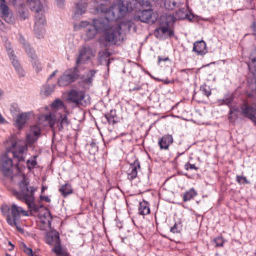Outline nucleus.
Returning a JSON list of instances; mask_svg holds the SVG:
<instances>
[{
  "label": "nucleus",
  "mask_w": 256,
  "mask_h": 256,
  "mask_svg": "<svg viewBox=\"0 0 256 256\" xmlns=\"http://www.w3.org/2000/svg\"><path fill=\"white\" fill-rule=\"evenodd\" d=\"M110 8L105 3H101L94 6L93 10L92 11L96 14H104V18L94 19L92 21L93 28H96L98 33H102L108 31L112 26H113L118 18H113L110 17Z\"/></svg>",
  "instance_id": "obj_1"
},
{
  "label": "nucleus",
  "mask_w": 256,
  "mask_h": 256,
  "mask_svg": "<svg viewBox=\"0 0 256 256\" xmlns=\"http://www.w3.org/2000/svg\"><path fill=\"white\" fill-rule=\"evenodd\" d=\"M20 192H16L14 195L19 200L24 202L31 211L38 212L42 208L34 204V192L36 190V188L29 186L28 179L25 176L20 183Z\"/></svg>",
  "instance_id": "obj_2"
},
{
  "label": "nucleus",
  "mask_w": 256,
  "mask_h": 256,
  "mask_svg": "<svg viewBox=\"0 0 256 256\" xmlns=\"http://www.w3.org/2000/svg\"><path fill=\"white\" fill-rule=\"evenodd\" d=\"M27 2L30 6L32 10L36 12L34 34L37 38H41L44 37L45 34L44 26L46 23V18L42 10L43 6L39 0H27Z\"/></svg>",
  "instance_id": "obj_3"
},
{
  "label": "nucleus",
  "mask_w": 256,
  "mask_h": 256,
  "mask_svg": "<svg viewBox=\"0 0 256 256\" xmlns=\"http://www.w3.org/2000/svg\"><path fill=\"white\" fill-rule=\"evenodd\" d=\"M137 2V0H119L116 4L110 6V17L118 19L122 18L127 12H131L136 8Z\"/></svg>",
  "instance_id": "obj_4"
},
{
  "label": "nucleus",
  "mask_w": 256,
  "mask_h": 256,
  "mask_svg": "<svg viewBox=\"0 0 256 256\" xmlns=\"http://www.w3.org/2000/svg\"><path fill=\"white\" fill-rule=\"evenodd\" d=\"M80 72L78 66L66 70L59 78L58 84L60 86H65L76 82L79 78Z\"/></svg>",
  "instance_id": "obj_5"
},
{
  "label": "nucleus",
  "mask_w": 256,
  "mask_h": 256,
  "mask_svg": "<svg viewBox=\"0 0 256 256\" xmlns=\"http://www.w3.org/2000/svg\"><path fill=\"white\" fill-rule=\"evenodd\" d=\"M28 215V212L22 207L14 204L10 206V214L7 216L6 222L10 226H16L18 228L17 224L20 221V216Z\"/></svg>",
  "instance_id": "obj_6"
},
{
  "label": "nucleus",
  "mask_w": 256,
  "mask_h": 256,
  "mask_svg": "<svg viewBox=\"0 0 256 256\" xmlns=\"http://www.w3.org/2000/svg\"><path fill=\"white\" fill-rule=\"evenodd\" d=\"M27 151L28 148L26 146L20 145L16 142H13L12 146L6 149L7 153L10 156L12 154L18 163L24 161Z\"/></svg>",
  "instance_id": "obj_7"
},
{
  "label": "nucleus",
  "mask_w": 256,
  "mask_h": 256,
  "mask_svg": "<svg viewBox=\"0 0 256 256\" xmlns=\"http://www.w3.org/2000/svg\"><path fill=\"white\" fill-rule=\"evenodd\" d=\"M122 26L120 24L116 22L115 24L112 26L108 30L104 36L105 40L112 44H116L118 40H120V36L121 34Z\"/></svg>",
  "instance_id": "obj_8"
},
{
  "label": "nucleus",
  "mask_w": 256,
  "mask_h": 256,
  "mask_svg": "<svg viewBox=\"0 0 256 256\" xmlns=\"http://www.w3.org/2000/svg\"><path fill=\"white\" fill-rule=\"evenodd\" d=\"M14 165L10 156L7 153L3 155L0 160V170L6 176H12Z\"/></svg>",
  "instance_id": "obj_9"
},
{
  "label": "nucleus",
  "mask_w": 256,
  "mask_h": 256,
  "mask_svg": "<svg viewBox=\"0 0 256 256\" xmlns=\"http://www.w3.org/2000/svg\"><path fill=\"white\" fill-rule=\"evenodd\" d=\"M155 36L159 39L166 38L167 36L172 37L174 36L173 30L169 29V22L166 20L164 23H160V26L154 32Z\"/></svg>",
  "instance_id": "obj_10"
},
{
  "label": "nucleus",
  "mask_w": 256,
  "mask_h": 256,
  "mask_svg": "<svg viewBox=\"0 0 256 256\" xmlns=\"http://www.w3.org/2000/svg\"><path fill=\"white\" fill-rule=\"evenodd\" d=\"M0 16L7 23L12 24L15 19L11 10L6 4V1H0Z\"/></svg>",
  "instance_id": "obj_11"
},
{
  "label": "nucleus",
  "mask_w": 256,
  "mask_h": 256,
  "mask_svg": "<svg viewBox=\"0 0 256 256\" xmlns=\"http://www.w3.org/2000/svg\"><path fill=\"white\" fill-rule=\"evenodd\" d=\"M137 18L142 22L153 24L157 20L158 14L152 9H148L138 12Z\"/></svg>",
  "instance_id": "obj_12"
},
{
  "label": "nucleus",
  "mask_w": 256,
  "mask_h": 256,
  "mask_svg": "<svg viewBox=\"0 0 256 256\" xmlns=\"http://www.w3.org/2000/svg\"><path fill=\"white\" fill-rule=\"evenodd\" d=\"M40 136V129L37 125L32 126L26 134V140L28 144H34Z\"/></svg>",
  "instance_id": "obj_13"
},
{
  "label": "nucleus",
  "mask_w": 256,
  "mask_h": 256,
  "mask_svg": "<svg viewBox=\"0 0 256 256\" xmlns=\"http://www.w3.org/2000/svg\"><path fill=\"white\" fill-rule=\"evenodd\" d=\"M92 53V50L88 46H83L79 50V55L76 59V66L78 67L80 64L90 59Z\"/></svg>",
  "instance_id": "obj_14"
},
{
  "label": "nucleus",
  "mask_w": 256,
  "mask_h": 256,
  "mask_svg": "<svg viewBox=\"0 0 256 256\" xmlns=\"http://www.w3.org/2000/svg\"><path fill=\"white\" fill-rule=\"evenodd\" d=\"M8 52L11 62L14 67V69L18 74V76L20 78L24 76V70L19 64L18 60L16 59V56L14 54V51L10 49H9L8 51Z\"/></svg>",
  "instance_id": "obj_15"
},
{
  "label": "nucleus",
  "mask_w": 256,
  "mask_h": 256,
  "mask_svg": "<svg viewBox=\"0 0 256 256\" xmlns=\"http://www.w3.org/2000/svg\"><path fill=\"white\" fill-rule=\"evenodd\" d=\"M84 98V94L83 92L80 90H72L68 94V100L76 104L81 103Z\"/></svg>",
  "instance_id": "obj_16"
},
{
  "label": "nucleus",
  "mask_w": 256,
  "mask_h": 256,
  "mask_svg": "<svg viewBox=\"0 0 256 256\" xmlns=\"http://www.w3.org/2000/svg\"><path fill=\"white\" fill-rule=\"evenodd\" d=\"M97 70H90L82 76L81 79L82 83L84 84V88H88L92 85L93 78Z\"/></svg>",
  "instance_id": "obj_17"
},
{
  "label": "nucleus",
  "mask_w": 256,
  "mask_h": 256,
  "mask_svg": "<svg viewBox=\"0 0 256 256\" xmlns=\"http://www.w3.org/2000/svg\"><path fill=\"white\" fill-rule=\"evenodd\" d=\"M140 168V164L138 160L134 161L130 165L129 169L128 170V178L132 180L134 179L138 174V170Z\"/></svg>",
  "instance_id": "obj_18"
},
{
  "label": "nucleus",
  "mask_w": 256,
  "mask_h": 256,
  "mask_svg": "<svg viewBox=\"0 0 256 256\" xmlns=\"http://www.w3.org/2000/svg\"><path fill=\"white\" fill-rule=\"evenodd\" d=\"M28 55L30 58V62L32 64L33 68L36 72L38 73L42 70V67L41 63L37 58L35 54L34 50L32 48H30V52H28Z\"/></svg>",
  "instance_id": "obj_19"
},
{
  "label": "nucleus",
  "mask_w": 256,
  "mask_h": 256,
  "mask_svg": "<svg viewBox=\"0 0 256 256\" xmlns=\"http://www.w3.org/2000/svg\"><path fill=\"white\" fill-rule=\"evenodd\" d=\"M30 114V112H22L16 116L14 124L18 129L23 128L28 119Z\"/></svg>",
  "instance_id": "obj_20"
},
{
  "label": "nucleus",
  "mask_w": 256,
  "mask_h": 256,
  "mask_svg": "<svg viewBox=\"0 0 256 256\" xmlns=\"http://www.w3.org/2000/svg\"><path fill=\"white\" fill-rule=\"evenodd\" d=\"M46 243L50 245L60 244V239L59 234L56 232H50L46 234Z\"/></svg>",
  "instance_id": "obj_21"
},
{
  "label": "nucleus",
  "mask_w": 256,
  "mask_h": 256,
  "mask_svg": "<svg viewBox=\"0 0 256 256\" xmlns=\"http://www.w3.org/2000/svg\"><path fill=\"white\" fill-rule=\"evenodd\" d=\"M173 142L172 135L166 134L158 140V144L160 149L168 150L169 146Z\"/></svg>",
  "instance_id": "obj_22"
},
{
  "label": "nucleus",
  "mask_w": 256,
  "mask_h": 256,
  "mask_svg": "<svg viewBox=\"0 0 256 256\" xmlns=\"http://www.w3.org/2000/svg\"><path fill=\"white\" fill-rule=\"evenodd\" d=\"M193 50L198 55H203L207 52L206 44L204 40L195 42L194 44Z\"/></svg>",
  "instance_id": "obj_23"
},
{
  "label": "nucleus",
  "mask_w": 256,
  "mask_h": 256,
  "mask_svg": "<svg viewBox=\"0 0 256 256\" xmlns=\"http://www.w3.org/2000/svg\"><path fill=\"white\" fill-rule=\"evenodd\" d=\"M70 124V120L68 119L67 114L60 115L58 120V128L59 130H62L67 128Z\"/></svg>",
  "instance_id": "obj_24"
},
{
  "label": "nucleus",
  "mask_w": 256,
  "mask_h": 256,
  "mask_svg": "<svg viewBox=\"0 0 256 256\" xmlns=\"http://www.w3.org/2000/svg\"><path fill=\"white\" fill-rule=\"evenodd\" d=\"M250 62L248 66L250 72L254 76H256V50H255L250 55Z\"/></svg>",
  "instance_id": "obj_25"
},
{
  "label": "nucleus",
  "mask_w": 256,
  "mask_h": 256,
  "mask_svg": "<svg viewBox=\"0 0 256 256\" xmlns=\"http://www.w3.org/2000/svg\"><path fill=\"white\" fill-rule=\"evenodd\" d=\"M105 118L110 124H114L118 122V117L115 110H112L108 113L106 114Z\"/></svg>",
  "instance_id": "obj_26"
},
{
  "label": "nucleus",
  "mask_w": 256,
  "mask_h": 256,
  "mask_svg": "<svg viewBox=\"0 0 256 256\" xmlns=\"http://www.w3.org/2000/svg\"><path fill=\"white\" fill-rule=\"evenodd\" d=\"M54 116L52 114H42L40 116L38 119L39 122H40L41 121H45L48 124L50 125V126L52 128L54 125Z\"/></svg>",
  "instance_id": "obj_27"
},
{
  "label": "nucleus",
  "mask_w": 256,
  "mask_h": 256,
  "mask_svg": "<svg viewBox=\"0 0 256 256\" xmlns=\"http://www.w3.org/2000/svg\"><path fill=\"white\" fill-rule=\"evenodd\" d=\"M59 191L64 197H66L67 196L72 194L73 192L71 185L68 183L62 186L59 188Z\"/></svg>",
  "instance_id": "obj_28"
},
{
  "label": "nucleus",
  "mask_w": 256,
  "mask_h": 256,
  "mask_svg": "<svg viewBox=\"0 0 256 256\" xmlns=\"http://www.w3.org/2000/svg\"><path fill=\"white\" fill-rule=\"evenodd\" d=\"M139 214L140 215H146L150 212V209L148 206V203L144 200L140 203V206L138 208Z\"/></svg>",
  "instance_id": "obj_29"
},
{
  "label": "nucleus",
  "mask_w": 256,
  "mask_h": 256,
  "mask_svg": "<svg viewBox=\"0 0 256 256\" xmlns=\"http://www.w3.org/2000/svg\"><path fill=\"white\" fill-rule=\"evenodd\" d=\"M197 195L196 192L194 188H190L183 194L182 199L184 202H186L192 199Z\"/></svg>",
  "instance_id": "obj_30"
},
{
  "label": "nucleus",
  "mask_w": 256,
  "mask_h": 256,
  "mask_svg": "<svg viewBox=\"0 0 256 256\" xmlns=\"http://www.w3.org/2000/svg\"><path fill=\"white\" fill-rule=\"evenodd\" d=\"M38 156L34 155L31 156L26 160V167L30 171L36 168L38 165V162L36 160Z\"/></svg>",
  "instance_id": "obj_31"
},
{
  "label": "nucleus",
  "mask_w": 256,
  "mask_h": 256,
  "mask_svg": "<svg viewBox=\"0 0 256 256\" xmlns=\"http://www.w3.org/2000/svg\"><path fill=\"white\" fill-rule=\"evenodd\" d=\"M128 86L129 92H132L142 90V87L144 86V84L140 82V81L136 82H130Z\"/></svg>",
  "instance_id": "obj_32"
},
{
  "label": "nucleus",
  "mask_w": 256,
  "mask_h": 256,
  "mask_svg": "<svg viewBox=\"0 0 256 256\" xmlns=\"http://www.w3.org/2000/svg\"><path fill=\"white\" fill-rule=\"evenodd\" d=\"M234 100V96L232 95L225 96L224 98L218 100L217 102L218 105H226L230 107V104H232Z\"/></svg>",
  "instance_id": "obj_33"
},
{
  "label": "nucleus",
  "mask_w": 256,
  "mask_h": 256,
  "mask_svg": "<svg viewBox=\"0 0 256 256\" xmlns=\"http://www.w3.org/2000/svg\"><path fill=\"white\" fill-rule=\"evenodd\" d=\"M242 112L252 120H254L256 119V116L254 113V109L252 107L246 106L242 108Z\"/></svg>",
  "instance_id": "obj_34"
},
{
  "label": "nucleus",
  "mask_w": 256,
  "mask_h": 256,
  "mask_svg": "<svg viewBox=\"0 0 256 256\" xmlns=\"http://www.w3.org/2000/svg\"><path fill=\"white\" fill-rule=\"evenodd\" d=\"M51 107L54 109L62 110L64 111L66 110V108L64 106L62 101L59 99L54 101L51 104Z\"/></svg>",
  "instance_id": "obj_35"
},
{
  "label": "nucleus",
  "mask_w": 256,
  "mask_h": 256,
  "mask_svg": "<svg viewBox=\"0 0 256 256\" xmlns=\"http://www.w3.org/2000/svg\"><path fill=\"white\" fill-rule=\"evenodd\" d=\"M92 28L93 26L90 25L86 29V34L88 39L93 38L96 33H98L96 28Z\"/></svg>",
  "instance_id": "obj_36"
},
{
  "label": "nucleus",
  "mask_w": 256,
  "mask_h": 256,
  "mask_svg": "<svg viewBox=\"0 0 256 256\" xmlns=\"http://www.w3.org/2000/svg\"><path fill=\"white\" fill-rule=\"evenodd\" d=\"M188 17L186 10L184 8H180L176 12V18L178 19L183 20Z\"/></svg>",
  "instance_id": "obj_37"
},
{
  "label": "nucleus",
  "mask_w": 256,
  "mask_h": 256,
  "mask_svg": "<svg viewBox=\"0 0 256 256\" xmlns=\"http://www.w3.org/2000/svg\"><path fill=\"white\" fill-rule=\"evenodd\" d=\"M87 6L86 4H80L79 3L76 4V10L75 15H80L84 13L86 11Z\"/></svg>",
  "instance_id": "obj_38"
},
{
  "label": "nucleus",
  "mask_w": 256,
  "mask_h": 256,
  "mask_svg": "<svg viewBox=\"0 0 256 256\" xmlns=\"http://www.w3.org/2000/svg\"><path fill=\"white\" fill-rule=\"evenodd\" d=\"M10 110L13 116H16L20 112V108L16 103H12L10 104Z\"/></svg>",
  "instance_id": "obj_39"
},
{
  "label": "nucleus",
  "mask_w": 256,
  "mask_h": 256,
  "mask_svg": "<svg viewBox=\"0 0 256 256\" xmlns=\"http://www.w3.org/2000/svg\"><path fill=\"white\" fill-rule=\"evenodd\" d=\"M52 250L56 254L57 256H67L68 255L66 252L62 251L60 242L58 244H55Z\"/></svg>",
  "instance_id": "obj_40"
},
{
  "label": "nucleus",
  "mask_w": 256,
  "mask_h": 256,
  "mask_svg": "<svg viewBox=\"0 0 256 256\" xmlns=\"http://www.w3.org/2000/svg\"><path fill=\"white\" fill-rule=\"evenodd\" d=\"M200 90L203 94L205 95L206 97H208L211 94V89L210 86L206 84H204L200 87Z\"/></svg>",
  "instance_id": "obj_41"
},
{
  "label": "nucleus",
  "mask_w": 256,
  "mask_h": 256,
  "mask_svg": "<svg viewBox=\"0 0 256 256\" xmlns=\"http://www.w3.org/2000/svg\"><path fill=\"white\" fill-rule=\"evenodd\" d=\"M20 248L27 255L29 256H34L32 249L27 247L24 243H22L21 244Z\"/></svg>",
  "instance_id": "obj_42"
},
{
  "label": "nucleus",
  "mask_w": 256,
  "mask_h": 256,
  "mask_svg": "<svg viewBox=\"0 0 256 256\" xmlns=\"http://www.w3.org/2000/svg\"><path fill=\"white\" fill-rule=\"evenodd\" d=\"M224 242V240L222 236H218L214 238L212 240V242L215 244L216 247L222 246Z\"/></svg>",
  "instance_id": "obj_43"
},
{
  "label": "nucleus",
  "mask_w": 256,
  "mask_h": 256,
  "mask_svg": "<svg viewBox=\"0 0 256 256\" xmlns=\"http://www.w3.org/2000/svg\"><path fill=\"white\" fill-rule=\"evenodd\" d=\"M182 230V224L180 222H176L173 226L170 228V231L172 233H178Z\"/></svg>",
  "instance_id": "obj_44"
},
{
  "label": "nucleus",
  "mask_w": 256,
  "mask_h": 256,
  "mask_svg": "<svg viewBox=\"0 0 256 256\" xmlns=\"http://www.w3.org/2000/svg\"><path fill=\"white\" fill-rule=\"evenodd\" d=\"M19 41L20 42L23 44L24 48L26 52L28 53L30 52V48H31L28 45V44L26 43V40H24V38L22 36H19Z\"/></svg>",
  "instance_id": "obj_45"
},
{
  "label": "nucleus",
  "mask_w": 256,
  "mask_h": 256,
  "mask_svg": "<svg viewBox=\"0 0 256 256\" xmlns=\"http://www.w3.org/2000/svg\"><path fill=\"white\" fill-rule=\"evenodd\" d=\"M236 181L240 184H249V182L247 180L246 177L244 176H236Z\"/></svg>",
  "instance_id": "obj_46"
},
{
  "label": "nucleus",
  "mask_w": 256,
  "mask_h": 256,
  "mask_svg": "<svg viewBox=\"0 0 256 256\" xmlns=\"http://www.w3.org/2000/svg\"><path fill=\"white\" fill-rule=\"evenodd\" d=\"M43 92L46 96H48L51 94L53 91V88L49 86H45L42 88Z\"/></svg>",
  "instance_id": "obj_47"
},
{
  "label": "nucleus",
  "mask_w": 256,
  "mask_h": 256,
  "mask_svg": "<svg viewBox=\"0 0 256 256\" xmlns=\"http://www.w3.org/2000/svg\"><path fill=\"white\" fill-rule=\"evenodd\" d=\"M184 168L186 170H197L198 169V168L194 164H190L189 162L186 163L184 166Z\"/></svg>",
  "instance_id": "obj_48"
},
{
  "label": "nucleus",
  "mask_w": 256,
  "mask_h": 256,
  "mask_svg": "<svg viewBox=\"0 0 256 256\" xmlns=\"http://www.w3.org/2000/svg\"><path fill=\"white\" fill-rule=\"evenodd\" d=\"M1 211L3 214L7 216L8 214H10L9 212H10V208H9L6 205L2 206L1 208Z\"/></svg>",
  "instance_id": "obj_49"
},
{
  "label": "nucleus",
  "mask_w": 256,
  "mask_h": 256,
  "mask_svg": "<svg viewBox=\"0 0 256 256\" xmlns=\"http://www.w3.org/2000/svg\"><path fill=\"white\" fill-rule=\"evenodd\" d=\"M57 6L60 8H63L64 6V0H55Z\"/></svg>",
  "instance_id": "obj_50"
},
{
  "label": "nucleus",
  "mask_w": 256,
  "mask_h": 256,
  "mask_svg": "<svg viewBox=\"0 0 256 256\" xmlns=\"http://www.w3.org/2000/svg\"><path fill=\"white\" fill-rule=\"evenodd\" d=\"M170 2H172V4H169L168 8L172 10L178 6V4L174 0H170Z\"/></svg>",
  "instance_id": "obj_51"
},
{
  "label": "nucleus",
  "mask_w": 256,
  "mask_h": 256,
  "mask_svg": "<svg viewBox=\"0 0 256 256\" xmlns=\"http://www.w3.org/2000/svg\"><path fill=\"white\" fill-rule=\"evenodd\" d=\"M234 114V116H236V118H238V114H237L235 113L231 109H230V111H229V112H228V114L230 115L228 116V119L230 120H231L232 119V118H233V116H232V114Z\"/></svg>",
  "instance_id": "obj_52"
},
{
  "label": "nucleus",
  "mask_w": 256,
  "mask_h": 256,
  "mask_svg": "<svg viewBox=\"0 0 256 256\" xmlns=\"http://www.w3.org/2000/svg\"><path fill=\"white\" fill-rule=\"evenodd\" d=\"M40 199L41 200H44L48 202H50V199L48 196H40Z\"/></svg>",
  "instance_id": "obj_53"
},
{
  "label": "nucleus",
  "mask_w": 256,
  "mask_h": 256,
  "mask_svg": "<svg viewBox=\"0 0 256 256\" xmlns=\"http://www.w3.org/2000/svg\"><path fill=\"white\" fill-rule=\"evenodd\" d=\"M229 108L236 114H237V112H239L238 108L236 106H232V105L230 104V107H229Z\"/></svg>",
  "instance_id": "obj_54"
},
{
  "label": "nucleus",
  "mask_w": 256,
  "mask_h": 256,
  "mask_svg": "<svg viewBox=\"0 0 256 256\" xmlns=\"http://www.w3.org/2000/svg\"><path fill=\"white\" fill-rule=\"evenodd\" d=\"M58 72V70H55L49 76L48 78V80L52 78V77L54 76Z\"/></svg>",
  "instance_id": "obj_55"
},
{
  "label": "nucleus",
  "mask_w": 256,
  "mask_h": 256,
  "mask_svg": "<svg viewBox=\"0 0 256 256\" xmlns=\"http://www.w3.org/2000/svg\"><path fill=\"white\" fill-rule=\"evenodd\" d=\"M49 216V218H48L47 220V222H48V226H50L51 224V220H52V218L50 217V216L48 215ZM42 222L44 223V224H46V222H45L44 221V220H42Z\"/></svg>",
  "instance_id": "obj_56"
},
{
  "label": "nucleus",
  "mask_w": 256,
  "mask_h": 256,
  "mask_svg": "<svg viewBox=\"0 0 256 256\" xmlns=\"http://www.w3.org/2000/svg\"><path fill=\"white\" fill-rule=\"evenodd\" d=\"M168 60V58H161L160 57H158V62H160L162 61H166L167 60Z\"/></svg>",
  "instance_id": "obj_57"
},
{
  "label": "nucleus",
  "mask_w": 256,
  "mask_h": 256,
  "mask_svg": "<svg viewBox=\"0 0 256 256\" xmlns=\"http://www.w3.org/2000/svg\"><path fill=\"white\" fill-rule=\"evenodd\" d=\"M10 2L14 5L16 2V0H8ZM0 1H6V0H0Z\"/></svg>",
  "instance_id": "obj_58"
},
{
  "label": "nucleus",
  "mask_w": 256,
  "mask_h": 256,
  "mask_svg": "<svg viewBox=\"0 0 256 256\" xmlns=\"http://www.w3.org/2000/svg\"><path fill=\"white\" fill-rule=\"evenodd\" d=\"M4 92L2 90H0V100H1L2 98V96H4Z\"/></svg>",
  "instance_id": "obj_59"
},
{
  "label": "nucleus",
  "mask_w": 256,
  "mask_h": 256,
  "mask_svg": "<svg viewBox=\"0 0 256 256\" xmlns=\"http://www.w3.org/2000/svg\"><path fill=\"white\" fill-rule=\"evenodd\" d=\"M4 26V24L2 22L1 20H0V30H2Z\"/></svg>",
  "instance_id": "obj_60"
},
{
  "label": "nucleus",
  "mask_w": 256,
  "mask_h": 256,
  "mask_svg": "<svg viewBox=\"0 0 256 256\" xmlns=\"http://www.w3.org/2000/svg\"><path fill=\"white\" fill-rule=\"evenodd\" d=\"M47 188L46 187H45L44 186H42V193Z\"/></svg>",
  "instance_id": "obj_61"
},
{
  "label": "nucleus",
  "mask_w": 256,
  "mask_h": 256,
  "mask_svg": "<svg viewBox=\"0 0 256 256\" xmlns=\"http://www.w3.org/2000/svg\"><path fill=\"white\" fill-rule=\"evenodd\" d=\"M8 244L12 246V248L10 249V250H12V249H14V246L10 242H8Z\"/></svg>",
  "instance_id": "obj_62"
},
{
  "label": "nucleus",
  "mask_w": 256,
  "mask_h": 256,
  "mask_svg": "<svg viewBox=\"0 0 256 256\" xmlns=\"http://www.w3.org/2000/svg\"><path fill=\"white\" fill-rule=\"evenodd\" d=\"M148 0V2L150 3V2H158L160 0Z\"/></svg>",
  "instance_id": "obj_63"
},
{
  "label": "nucleus",
  "mask_w": 256,
  "mask_h": 256,
  "mask_svg": "<svg viewBox=\"0 0 256 256\" xmlns=\"http://www.w3.org/2000/svg\"><path fill=\"white\" fill-rule=\"evenodd\" d=\"M20 17L23 20H25L28 16H20Z\"/></svg>",
  "instance_id": "obj_64"
}]
</instances>
